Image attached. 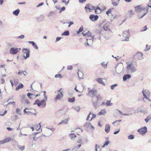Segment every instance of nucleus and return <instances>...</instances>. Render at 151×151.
I'll list each match as a JSON object with an SVG mask.
<instances>
[{
    "label": "nucleus",
    "mask_w": 151,
    "mask_h": 151,
    "mask_svg": "<svg viewBox=\"0 0 151 151\" xmlns=\"http://www.w3.org/2000/svg\"><path fill=\"white\" fill-rule=\"evenodd\" d=\"M135 10L137 12H143V14L140 17L142 18L146 14L147 12V8L144 6H142L140 5H139L135 7Z\"/></svg>",
    "instance_id": "obj_1"
},
{
    "label": "nucleus",
    "mask_w": 151,
    "mask_h": 151,
    "mask_svg": "<svg viewBox=\"0 0 151 151\" xmlns=\"http://www.w3.org/2000/svg\"><path fill=\"white\" fill-rule=\"evenodd\" d=\"M91 101L95 108L98 107L99 100L101 99V97L99 95H96L95 96H91Z\"/></svg>",
    "instance_id": "obj_2"
},
{
    "label": "nucleus",
    "mask_w": 151,
    "mask_h": 151,
    "mask_svg": "<svg viewBox=\"0 0 151 151\" xmlns=\"http://www.w3.org/2000/svg\"><path fill=\"white\" fill-rule=\"evenodd\" d=\"M137 70V69L132 63H130L127 67V72L128 73H134Z\"/></svg>",
    "instance_id": "obj_3"
},
{
    "label": "nucleus",
    "mask_w": 151,
    "mask_h": 151,
    "mask_svg": "<svg viewBox=\"0 0 151 151\" xmlns=\"http://www.w3.org/2000/svg\"><path fill=\"white\" fill-rule=\"evenodd\" d=\"M143 96L144 97L142 98V100L145 101L144 99H148V97H150V92L147 89H143L142 91Z\"/></svg>",
    "instance_id": "obj_4"
},
{
    "label": "nucleus",
    "mask_w": 151,
    "mask_h": 151,
    "mask_svg": "<svg viewBox=\"0 0 151 151\" xmlns=\"http://www.w3.org/2000/svg\"><path fill=\"white\" fill-rule=\"evenodd\" d=\"M22 51L24 53V58L25 60L29 57L30 51L27 48H24L22 49Z\"/></svg>",
    "instance_id": "obj_5"
},
{
    "label": "nucleus",
    "mask_w": 151,
    "mask_h": 151,
    "mask_svg": "<svg viewBox=\"0 0 151 151\" xmlns=\"http://www.w3.org/2000/svg\"><path fill=\"white\" fill-rule=\"evenodd\" d=\"M21 48H20L14 47H12L10 49V53L11 54L15 55L19 52Z\"/></svg>",
    "instance_id": "obj_6"
},
{
    "label": "nucleus",
    "mask_w": 151,
    "mask_h": 151,
    "mask_svg": "<svg viewBox=\"0 0 151 151\" xmlns=\"http://www.w3.org/2000/svg\"><path fill=\"white\" fill-rule=\"evenodd\" d=\"M88 94L91 96H96L97 93L96 91L94 89H91L90 88H88Z\"/></svg>",
    "instance_id": "obj_7"
},
{
    "label": "nucleus",
    "mask_w": 151,
    "mask_h": 151,
    "mask_svg": "<svg viewBox=\"0 0 151 151\" xmlns=\"http://www.w3.org/2000/svg\"><path fill=\"white\" fill-rule=\"evenodd\" d=\"M137 132L142 135L145 134L147 132V129L146 127L145 126L142 128L137 130Z\"/></svg>",
    "instance_id": "obj_8"
},
{
    "label": "nucleus",
    "mask_w": 151,
    "mask_h": 151,
    "mask_svg": "<svg viewBox=\"0 0 151 151\" xmlns=\"http://www.w3.org/2000/svg\"><path fill=\"white\" fill-rule=\"evenodd\" d=\"M129 30L124 31L123 33V36L124 37L127 38L124 40V41H128L129 40Z\"/></svg>",
    "instance_id": "obj_9"
},
{
    "label": "nucleus",
    "mask_w": 151,
    "mask_h": 151,
    "mask_svg": "<svg viewBox=\"0 0 151 151\" xmlns=\"http://www.w3.org/2000/svg\"><path fill=\"white\" fill-rule=\"evenodd\" d=\"M99 18L97 15H95L93 14H91L89 16V19L92 21H94L97 20Z\"/></svg>",
    "instance_id": "obj_10"
},
{
    "label": "nucleus",
    "mask_w": 151,
    "mask_h": 151,
    "mask_svg": "<svg viewBox=\"0 0 151 151\" xmlns=\"http://www.w3.org/2000/svg\"><path fill=\"white\" fill-rule=\"evenodd\" d=\"M41 106L42 108H44L46 106V102L45 100H42L40 104H38V106Z\"/></svg>",
    "instance_id": "obj_11"
},
{
    "label": "nucleus",
    "mask_w": 151,
    "mask_h": 151,
    "mask_svg": "<svg viewBox=\"0 0 151 151\" xmlns=\"http://www.w3.org/2000/svg\"><path fill=\"white\" fill-rule=\"evenodd\" d=\"M143 54L142 53L140 52H137L136 55L137 56V58L139 60H141L142 59H143Z\"/></svg>",
    "instance_id": "obj_12"
},
{
    "label": "nucleus",
    "mask_w": 151,
    "mask_h": 151,
    "mask_svg": "<svg viewBox=\"0 0 151 151\" xmlns=\"http://www.w3.org/2000/svg\"><path fill=\"white\" fill-rule=\"evenodd\" d=\"M28 109L27 108H26L24 110V114H27L28 115H31L33 114H35L34 113H33L32 112H31V111H26V110Z\"/></svg>",
    "instance_id": "obj_13"
},
{
    "label": "nucleus",
    "mask_w": 151,
    "mask_h": 151,
    "mask_svg": "<svg viewBox=\"0 0 151 151\" xmlns=\"http://www.w3.org/2000/svg\"><path fill=\"white\" fill-rule=\"evenodd\" d=\"M110 126L108 124H106L105 125V132L108 133L109 132L110 130Z\"/></svg>",
    "instance_id": "obj_14"
},
{
    "label": "nucleus",
    "mask_w": 151,
    "mask_h": 151,
    "mask_svg": "<svg viewBox=\"0 0 151 151\" xmlns=\"http://www.w3.org/2000/svg\"><path fill=\"white\" fill-rule=\"evenodd\" d=\"M63 96V94L62 92H60V93H58L55 99L57 100H59L62 98Z\"/></svg>",
    "instance_id": "obj_15"
},
{
    "label": "nucleus",
    "mask_w": 151,
    "mask_h": 151,
    "mask_svg": "<svg viewBox=\"0 0 151 151\" xmlns=\"http://www.w3.org/2000/svg\"><path fill=\"white\" fill-rule=\"evenodd\" d=\"M131 77V76L129 74L124 75L123 77V81H125L127 79H130Z\"/></svg>",
    "instance_id": "obj_16"
},
{
    "label": "nucleus",
    "mask_w": 151,
    "mask_h": 151,
    "mask_svg": "<svg viewBox=\"0 0 151 151\" xmlns=\"http://www.w3.org/2000/svg\"><path fill=\"white\" fill-rule=\"evenodd\" d=\"M27 96L29 99H30L32 98V97H30V96H33H33H34L35 97H36L38 96H39L40 95V94H37L35 95V94H33V93H27Z\"/></svg>",
    "instance_id": "obj_17"
},
{
    "label": "nucleus",
    "mask_w": 151,
    "mask_h": 151,
    "mask_svg": "<svg viewBox=\"0 0 151 151\" xmlns=\"http://www.w3.org/2000/svg\"><path fill=\"white\" fill-rule=\"evenodd\" d=\"M24 87V85L22 83H19L18 86L15 89L16 91H18L19 89L22 88Z\"/></svg>",
    "instance_id": "obj_18"
},
{
    "label": "nucleus",
    "mask_w": 151,
    "mask_h": 151,
    "mask_svg": "<svg viewBox=\"0 0 151 151\" xmlns=\"http://www.w3.org/2000/svg\"><path fill=\"white\" fill-rule=\"evenodd\" d=\"M28 42L29 44H31L33 47L36 49H38V48L37 46L36 45L35 43L33 41H28Z\"/></svg>",
    "instance_id": "obj_19"
},
{
    "label": "nucleus",
    "mask_w": 151,
    "mask_h": 151,
    "mask_svg": "<svg viewBox=\"0 0 151 151\" xmlns=\"http://www.w3.org/2000/svg\"><path fill=\"white\" fill-rule=\"evenodd\" d=\"M134 13L132 12V10H131L128 12L127 14L129 17L131 18L134 15Z\"/></svg>",
    "instance_id": "obj_20"
},
{
    "label": "nucleus",
    "mask_w": 151,
    "mask_h": 151,
    "mask_svg": "<svg viewBox=\"0 0 151 151\" xmlns=\"http://www.w3.org/2000/svg\"><path fill=\"white\" fill-rule=\"evenodd\" d=\"M19 71L18 73V74L19 75H22L23 74L24 76H26L27 75V72L25 71H21L19 70Z\"/></svg>",
    "instance_id": "obj_21"
},
{
    "label": "nucleus",
    "mask_w": 151,
    "mask_h": 151,
    "mask_svg": "<svg viewBox=\"0 0 151 151\" xmlns=\"http://www.w3.org/2000/svg\"><path fill=\"white\" fill-rule=\"evenodd\" d=\"M69 136L72 140H74L75 138L76 137V134L73 133H71L69 135Z\"/></svg>",
    "instance_id": "obj_22"
},
{
    "label": "nucleus",
    "mask_w": 151,
    "mask_h": 151,
    "mask_svg": "<svg viewBox=\"0 0 151 151\" xmlns=\"http://www.w3.org/2000/svg\"><path fill=\"white\" fill-rule=\"evenodd\" d=\"M68 123V120L65 119L64 120H62V121L58 124V125H60L61 124H66Z\"/></svg>",
    "instance_id": "obj_23"
},
{
    "label": "nucleus",
    "mask_w": 151,
    "mask_h": 151,
    "mask_svg": "<svg viewBox=\"0 0 151 151\" xmlns=\"http://www.w3.org/2000/svg\"><path fill=\"white\" fill-rule=\"evenodd\" d=\"M102 78H99L96 80L100 84L104 85H105L103 81Z\"/></svg>",
    "instance_id": "obj_24"
},
{
    "label": "nucleus",
    "mask_w": 151,
    "mask_h": 151,
    "mask_svg": "<svg viewBox=\"0 0 151 151\" xmlns=\"http://www.w3.org/2000/svg\"><path fill=\"white\" fill-rule=\"evenodd\" d=\"M101 11V9L99 7H97L95 9V12L96 14L100 13Z\"/></svg>",
    "instance_id": "obj_25"
},
{
    "label": "nucleus",
    "mask_w": 151,
    "mask_h": 151,
    "mask_svg": "<svg viewBox=\"0 0 151 151\" xmlns=\"http://www.w3.org/2000/svg\"><path fill=\"white\" fill-rule=\"evenodd\" d=\"M120 0H118L116 1H112V4L114 6H117L118 5Z\"/></svg>",
    "instance_id": "obj_26"
},
{
    "label": "nucleus",
    "mask_w": 151,
    "mask_h": 151,
    "mask_svg": "<svg viewBox=\"0 0 151 151\" xmlns=\"http://www.w3.org/2000/svg\"><path fill=\"white\" fill-rule=\"evenodd\" d=\"M85 9L86 10V11L87 12H89L88 10H92V9H91L90 8L89 5L88 4H87L85 7Z\"/></svg>",
    "instance_id": "obj_27"
},
{
    "label": "nucleus",
    "mask_w": 151,
    "mask_h": 151,
    "mask_svg": "<svg viewBox=\"0 0 151 151\" xmlns=\"http://www.w3.org/2000/svg\"><path fill=\"white\" fill-rule=\"evenodd\" d=\"M19 12H20L19 9H17V10L13 11V13L14 15L17 16L18 15Z\"/></svg>",
    "instance_id": "obj_28"
},
{
    "label": "nucleus",
    "mask_w": 151,
    "mask_h": 151,
    "mask_svg": "<svg viewBox=\"0 0 151 151\" xmlns=\"http://www.w3.org/2000/svg\"><path fill=\"white\" fill-rule=\"evenodd\" d=\"M91 114V115L92 116V117L91 119V121L93 118H95L96 116V115L95 114H91V112H90L89 114L88 115V117H87V118L86 119V120H88V119Z\"/></svg>",
    "instance_id": "obj_29"
},
{
    "label": "nucleus",
    "mask_w": 151,
    "mask_h": 151,
    "mask_svg": "<svg viewBox=\"0 0 151 151\" xmlns=\"http://www.w3.org/2000/svg\"><path fill=\"white\" fill-rule=\"evenodd\" d=\"M122 121V120H116L113 122L112 123V124L114 125L115 126H116V125L115 124L116 123L118 125H119L120 124L119 123Z\"/></svg>",
    "instance_id": "obj_30"
},
{
    "label": "nucleus",
    "mask_w": 151,
    "mask_h": 151,
    "mask_svg": "<svg viewBox=\"0 0 151 151\" xmlns=\"http://www.w3.org/2000/svg\"><path fill=\"white\" fill-rule=\"evenodd\" d=\"M106 113V111L104 109L102 110L98 114L99 115H101L105 114Z\"/></svg>",
    "instance_id": "obj_31"
},
{
    "label": "nucleus",
    "mask_w": 151,
    "mask_h": 151,
    "mask_svg": "<svg viewBox=\"0 0 151 151\" xmlns=\"http://www.w3.org/2000/svg\"><path fill=\"white\" fill-rule=\"evenodd\" d=\"M75 97H73L72 98H68V101L70 102H73L75 101Z\"/></svg>",
    "instance_id": "obj_32"
},
{
    "label": "nucleus",
    "mask_w": 151,
    "mask_h": 151,
    "mask_svg": "<svg viewBox=\"0 0 151 151\" xmlns=\"http://www.w3.org/2000/svg\"><path fill=\"white\" fill-rule=\"evenodd\" d=\"M69 34V32L68 31H66L63 32L62 34V36H68Z\"/></svg>",
    "instance_id": "obj_33"
},
{
    "label": "nucleus",
    "mask_w": 151,
    "mask_h": 151,
    "mask_svg": "<svg viewBox=\"0 0 151 151\" xmlns=\"http://www.w3.org/2000/svg\"><path fill=\"white\" fill-rule=\"evenodd\" d=\"M73 109L76 111L77 112H78L80 110V108L79 106H77L74 107Z\"/></svg>",
    "instance_id": "obj_34"
},
{
    "label": "nucleus",
    "mask_w": 151,
    "mask_h": 151,
    "mask_svg": "<svg viewBox=\"0 0 151 151\" xmlns=\"http://www.w3.org/2000/svg\"><path fill=\"white\" fill-rule=\"evenodd\" d=\"M12 80H13V83L14 84L15 86H16L18 83V80L15 78H14Z\"/></svg>",
    "instance_id": "obj_35"
},
{
    "label": "nucleus",
    "mask_w": 151,
    "mask_h": 151,
    "mask_svg": "<svg viewBox=\"0 0 151 151\" xmlns=\"http://www.w3.org/2000/svg\"><path fill=\"white\" fill-rule=\"evenodd\" d=\"M113 105V104L110 102L109 101H107L106 103V106H111Z\"/></svg>",
    "instance_id": "obj_36"
},
{
    "label": "nucleus",
    "mask_w": 151,
    "mask_h": 151,
    "mask_svg": "<svg viewBox=\"0 0 151 151\" xmlns=\"http://www.w3.org/2000/svg\"><path fill=\"white\" fill-rule=\"evenodd\" d=\"M119 113H120L121 114H122L124 116H129V115H132V113H130L129 114H123L122 112H121V111L119 110H118Z\"/></svg>",
    "instance_id": "obj_37"
},
{
    "label": "nucleus",
    "mask_w": 151,
    "mask_h": 151,
    "mask_svg": "<svg viewBox=\"0 0 151 151\" xmlns=\"http://www.w3.org/2000/svg\"><path fill=\"white\" fill-rule=\"evenodd\" d=\"M83 27L82 26H81L79 28L77 32V33L78 34H79L80 32H81L83 31Z\"/></svg>",
    "instance_id": "obj_38"
},
{
    "label": "nucleus",
    "mask_w": 151,
    "mask_h": 151,
    "mask_svg": "<svg viewBox=\"0 0 151 151\" xmlns=\"http://www.w3.org/2000/svg\"><path fill=\"white\" fill-rule=\"evenodd\" d=\"M6 141L7 142H8L9 141H12L13 140V139H12L11 137H8L5 138Z\"/></svg>",
    "instance_id": "obj_39"
},
{
    "label": "nucleus",
    "mask_w": 151,
    "mask_h": 151,
    "mask_svg": "<svg viewBox=\"0 0 151 151\" xmlns=\"http://www.w3.org/2000/svg\"><path fill=\"white\" fill-rule=\"evenodd\" d=\"M134 136L133 135H130L128 136V138L129 139H132L134 138Z\"/></svg>",
    "instance_id": "obj_40"
},
{
    "label": "nucleus",
    "mask_w": 151,
    "mask_h": 151,
    "mask_svg": "<svg viewBox=\"0 0 151 151\" xmlns=\"http://www.w3.org/2000/svg\"><path fill=\"white\" fill-rule=\"evenodd\" d=\"M109 143V141H107L105 142V143L104 144V145L103 146V147H104L106 146H107Z\"/></svg>",
    "instance_id": "obj_41"
},
{
    "label": "nucleus",
    "mask_w": 151,
    "mask_h": 151,
    "mask_svg": "<svg viewBox=\"0 0 151 151\" xmlns=\"http://www.w3.org/2000/svg\"><path fill=\"white\" fill-rule=\"evenodd\" d=\"M81 140L82 138L81 137H79L78 138V139L77 141V142L78 143L82 144L83 143L81 142Z\"/></svg>",
    "instance_id": "obj_42"
},
{
    "label": "nucleus",
    "mask_w": 151,
    "mask_h": 151,
    "mask_svg": "<svg viewBox=\"0 0 151 151\" xmlns=\"http://www.w3.org/2000/svg\"><path fill=\"white\" fill-rule=\"evenodd\" d=\"M55 77L56 78H61L63 77V76L61 74H59L56 75L55 76Z\"/></svg>",
    "instance_id": "obj_43"
},
{
    "label": "nucleus",
    "mask_w": 151,
    "mask_h": 151,
    "mask_svg": "<svg viewBox=\"0 0 151 151\" xmlns=\"http://www.w3.org/2000/svg\"><path fill=\"white\" fill-rule=\"evenodd\" d=\"M117 86V84H115L114 85H112L111 86V88L112 90H114L115 87H116Z\"/></svg>",
    "instance_id": "obj_44"
},
{
    "label": "nucleus",
    "mask_w": 151,
    "mask_h": 151,
    "mask_svg": "<svg viewBox=\"0 0 151 151\" xmlns=\"http://www.w3.org/2000/svg\"><path fill=\"white\" fill-rule=\"evenodd\" d=\"M40 100L39 99H37L35 101V102L34 103V105L37 104L38 106V104H40Z\"/></svg>",
    "instance_id": "obj_45"
},
{
    "label": "nucleus",
    "mask_w": 151,
    "mask_h": 151,
    "mask_svg": "<svg viewBox=\"0 0 151 151\" xmlns=\"http://www.w3.org/2000/svg\"><path fill=\"white\" fill-rule=\"evenodd\" d=\"M18 147L22 151L24 149V146H21L20 145H19L18 146Z\"/></svg>",
    "instance_id": "obj_46"
},
{
    "label": "nucleus",
    "mask_w": 151,
    "mask_h": 151,
    "mask_svg": "<svg viewBox=\"0 0 151 151\" xmlns=\"http://www.w3.org/2000/svg\"><path fill=\"white\" fill-rule=\"evenodd\" d=\"M104 28L105 30L106 31L109 30V29L108 26H106V25L104 26Z\"/></svg>",
    "instance_id": "obj_47"
},
{
    "label": "nucleus",
    "mask_w": 151,
    "mask_h": 151,
    "mask_svg": "<svg viewBox=\"0 0 151 151\" xmlns=\"http://www.w3.org/2000/svg\"><path fill=\"white\" fill-rule=\"evenodd\" d=\"M111 9H108L107 11L106 12V13L109 16V14L111 13Z\"/></svg>",
    "instance_id": "obj_48"
},
{
    "label": "nucleus",
    "mask_w": 151,
    "mask_h": 151,
    "mask_svg": "<svg viewBox=\"0 0 151 151\" xmlns=\"http://www.w3.org/2000/svg\"><path fill=\"white\" fill-rule=\"evenodd\" d=\"M96 149L95 151H100V150L98 151V149H100V146L99 145H98L97 144L96 145Z\"/></svg>",
    "instance_id": "obj_49"
},
{
    "label": "nucleus",
    "mask_w": 151,
    "mask_h": 151,
    "mask_svg": "<svg viewBox=\"0 0 151 151\" xmlns=\"http://www.w3.org/2000/svg\"><path fill=\"white\" fill-rule=\"evenodd\" d=\"M101 64L103 67L105 68L107 65V63H105V62H103Z\"/></svg>",
    "instance_id": "obj_50"
},
{
    "label": "nucleus",
    "mask_w": 151,
    "mask_h": 151,
    "mask_svg": "<svg viewBox=\"0 0 151 151\" xmlns=\"http://www.w3.org/2000/svg\"><path fill=\"white\" fill-rule=\"evenodd\" d=\"M20 97L22 100H25L26 97V96L25 95H22L20 96Z\"/></svg>",
    "instance_id": "obj_51"
},
{
    "label": "nucleus",
    "mask_w": 151,
    "mask_h": 151,
    "mask_svg": "<svg viewBox=\"0 0 151 151\" xmlns=\"http://www.w3.org/2000/svg\"><path fill=\"white\" fill-rule=\"evenodd\" d=\"M68 70H71L73 69V67L72 65H68L67 68Z\"/></svg>",
    "instance_id": "obj_52"
},
{
    "label": "nucleus",
    "mask_w": 151,
    "mask_h": 151,
    "mask_svg": "<svg viewBox=\"0 0 151 151\" xmlns=\"http://www.w3.org/2000/svg\"><path fill=\"white\" fill-rule=\"evenodd\" d=\"M16 112L17 114H21V113H20L19 109H17L16 110Z\"/></svg>",
    "instance_id": "obj_53"
},
{
    "label": "nucleus",
    "mask_w": 151,
    "mask_h": 151,
    "mask_svg": "<svg viewBox=\"0 0 151 151\" xmlns=\"http://www.w3.org/2000/svg\"><path fill=\"white\" fill-rule=\"evenodd\" d=\"M81 145H78L75 146L73 148V150H74L75 148H78L81 147Z\"/></svg>",
    "instance_id": "obj_54"
},
{
    "label": "nucleus",
    "mask_w": 151,
    "mask_h": 151,
    "mask_svg": "<svg viewBox=\"0 0 151 151\" xmlns=\"http://www.w3.org/2000/svg\"><path fill=\"white\" fill-rule=\"evenodd\" d=\"M10 82L11 83L12 87H13V86L15 85L13 83V80H10Z\"/></svg>",
    "instance_id": "obj_55"
},
{
    "label": "nucleus",
    "mask_w": 151,
    "mask_h": 151,
    "mask_svg": "<svg viewBox=\"0 0 151 151\" xmlns=\"http://www.w3.org/2000/svg\"><path fill=\"white\" fill-rule=\"evenodd\" d=\"M65 7L63 6L60 9V13L62 11H64L65 10Z\"/></svg>",
    "instance_id": "obj_56"
},
{
    "label": "nucleus",
    "mask_w": 151,
    "mask_h": 151,
    "mask_svg": "<svg viewBox=\"0 0 151 151\" xmlns=\"http://www.w3.org/2000/svg\"><path fill=\"white\" fill-rule=\"evenodd\" d=\"M150 49V46H148L147 45H146L145 51H147L149 50Z\"/></svg>",
    "instance_id": "obj_57"
},
{
    "label": "nucleus",
    "mask_w": 151,
    "mask_h": 151,
    "mask_svg": "<svg viewBox=\"0 0 151 151\" xmlns=\"http://www.w3.org/2000/svg\"><path fill=\"white\" fill-rule=\"evenodd\" d=\"M24 37V36L23 35H21L18 37V38L20 39H23Z\"/></svg>",
    "instance_id": "obj_58"
},
{
    "label": "nucleus",
    "mask_w": 151,
    "mask_h": 151,
    "mask_svg": "<svg viewBox=\"0 0 151 151\" xmlns=\"http://www.w3.org/2000/svg\"><path fill=\"white\" fill-rule=\"evenodd\" d=\"M86 0H79V2L81 3H83L85 2Z\"/></svg>",
    "instance_id": "obj_59"
},
{
    "label": "nucleus",
    "mask_w": 151,
    "mask_h": 151,
    "mask_svg": "<svg viewBox=\"0 0 151 151\" xmlns=\"http://www.w3.org/2000/svg\"><path fill=\"white\" fill-rule=\"evenodd\" d=\"M54 12L53 11L50 12L49 13V14L48 15V16L50 17V16H52V15L54 14Z\"/></svg>",
    "instance_id": "obj_60"
},
{
    "label": "nucleus",
    "mask_w": 151,
    "mask_h": 151,
    "mask_svg": "<svg viewBox=\"0 0 151 151\" xmlns=\"http://www.w3.org/2000/svg\"><path fill=\"white\" fill-rule=\"evenodd\" d=\"M7 113V111L6 110H5L4 111V113L3 114H0V116H4L5 114H6V113Z\"/></svg>",
    "instance_id": "obj_61"
},
{
    "label": "nucleus",
    "mask_w": 151,
    "mask_h": 151,
    "mask_svg": "<svg viewBox=\"0 0 151 151\" xmlns=\"http://www.w3.org/2000/svg\"><path fill=\"white\" fill-rule=\"evenodd\" d=\"M86 35L88 36H91V33L89 31L88 32H87Z\"/></svg>",
    "instance_id": "obj_62"
},
{
    "label": "nucleus",
    "mask_w": 151,
    "mask_h": 151,
    "mask_svg": "<svg viewBox=\"0 0 151 151\" xmlns=\"http://www.w3.org/2000/svg\"><path fill=\"white\" fill-rule=\"evenodd\" d=\"M61 39L60 37H58L56 38L55 42H56L59 41Z\"/></svg>",
    "instance_id": "obj_63"
},
{
    "label": "nucleus",
    "mask_w": 151,
    "mask_h": 151,
    "mask_svg": "<svg viewBox=\"0 0 151 151\" xmlns=\"http://www.w3.org/2000/svg\"><path fill=\"white\" fill-rule=\"evenodd\" d=\"M43 4H44L42 2V3H40L38 5H37V7H39V6H42V5H43Z\"/></svg>",
    "instance_id": "obj_64"
}]
</instances>
